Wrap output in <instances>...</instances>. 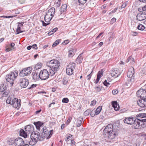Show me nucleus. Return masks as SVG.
I'll list each match as a JSON object with an SVG mask.
<instances>
[{
    "instance_id": "20e7f679",
    "label": "nucleus",
    "mask_w": 146,
    "mask_h": 146,
    "mask_svg": "<svg viewBox=\"0 0 146 146\" xmlns=\"http://www.w3.org/2000/svg\"><path fill=\"white\" fill-rule=\"evenodd\" d=\"M18 75L17 71H15L11 72L6 76L5 77L6 80L7 81L9 82V85L11 87L13 86L14 82L17 78Z\"/></svg>"
},
{
    "instance_id": "9b49d317",
    "label": "nucleus",
    "mask_w": 146,
    "mask_h": 146,
    "mask_svg": "<svg viewBox=\"0 0 146 146\" xmlns=\"http://www.w3.org/2000/svg\"><path fill=\"white\" fill-rule=\"evenodd\" d=\"M121 73V72L119 69L115 68L111 69L110 74L111 76L117 77L120 75Z\"/></svg>"
},
{
    "instance_id": "9d476101",
    "label": "nucleus",
    "mask_w": 146,
    "mask_h": 146,
    "mask_svg": "<svg viewBox=\"0 0 146 146\" xmlns=\"http://www.w3.org/2000/svg\"><path fill=\"white\" fill-rule=\"evenodd\" d=\"M19 81L20 86L23 88H26L29 84L28 80L26 78L20 79Z\"/></svg>"
},
{
    "instance_id": "423d86ee",
    "label": "nucleus",
    "mask_w": 146,
    "mask_h": 146,
    "mask_svg": "<svg viewBox=\"0 0 146 146\" xmlns=\"http://www.w3.org/2000/svg\"><path fill=\"white\" fill-rule=\"evenodd\" d=\"M55 11V9L52 8L49 9L46 13L44 17V20L46 22H48L51 20L54 14Z\"/></svg>"
},
{
    "instance_id": "0e129e2a",
    "label": "nucleus",
    "mask_w": 146,
    "mask_h": 146,
    "mask_svg": "<svg viewBox=\"0 0 146 146\" xmlns=\"http://www.w3.org/2000/svg\"><path fill=\"white\" fill-rule=\"evenodd\" d=\"M131 24L132 25V27H134L135 26V25H136V23H135L134 22V21H132Z\"/></svg>"
},
{
    "instance_id": "2eb2a0df",
    "label": "nucleus",
    "mask_w": 146,
    "mask_h": 146,
    "mask_svg": "<svg viewBox=\"0 0 146 146\" xmlns=\"http://www.w3.org/2000/svg\"><path fill=\"white\" fill-rule=\"evenodd\" d=\"M17 100V98H15L13 96L11 95L9 96L6 100V102L7 104L12 105L13 103Z\"/></svg>"
},
{
    "instance_id": "39448f33",
    "label": "nucleus",
    "mask_w": 146,
    "mask_h": 146,
    "mask_svg": "<svg viewBox=\"0 0 146 146\" xmlns=\"http://www.w3.org/2000/svg\"><path fill=\"white\" fill-rule=\"evenodd\" d=\"M53 130L48 131L46 127H44L41 131V138L43 140L46 138L47 139L50 138L53 132Z\"/></svg>"
},
{
    "instance_id": "c9c22d12",
    "label": "nucleus",
    "mask_w": 146,
    "mask_h": 146,
    "mask_svg": "<svg viewBox=\"0 0 146 146\" xmlns=\"http://www.w3.org/2000/svg\"><path fill=\"white\" fill-rule=\"evenodd\" d=\"M80 5H83L85 4L87 0H78Z\"/></svg>"
},
{
    "instance_id": "a19ab883",
    "label": "nucleus",
    "mask_w": 146,
    "mask_h": 146,
    "mask_svg": "<svg viewBox=\"0 0 146 146\" xmlns=\"http://www.w3.org/2000/svg\"><path fill=\"white\" fill-rule=\"evenodd\" d=\"M77 126L80 127L82 124V121L80 120H78L77 121Z\"/></svg>"
},
{
    "instance_id": "052dcab7",
    "label": "nucleus",
    "mask_w": 146,
    "mask_h": 146,
    "mask_svg": "<svg viewBox=\"0 0 146 146\" xmlns=\"http://www.w3.org/2000/svg\"><path fill=\"white\" fill-rule=\"evenodd\" d=\"M131 34L133 36H136L137 35V33L136 32L132 31Z\"/></svg>"
},
{
    "instance_id": "c85d7f7f",
    "label": "nucleus",
    "mask_w": 146,
    "mask_h": 146,
    "mask_svg": "<svg viewBox=\"0 0 146 146\" xmlns=\"http://www.w3.org/2000/svg\"><path fill=\"white\" fill-rule=\"evenodd\" d=\"M137 136L140 137L141 139L145 140L146 139V135L144 133H138Z\"/></svg>"
},
{
    "instance_id": "4be33fe9",
    "label": "nucleus",
    "mask_w": 146,
    "mask_h": 146,
    "mask_svg": "<svg viewBox=\"0 0 146 146\" xmlns=\"http://www.w3.org/2000/svg\"><path fill=\"white\" fill-rule=\"evenodd\" d=\"M112 105L113 107L115 110L117 111L119 110V107L117 102L115 101H113Z\"/></svg>"
},
{
    "instance_id": "a878e982",
    "label": "nucleus",
    "mask_w": 146,
    "mask_h": 146,
    "mask_svg": "<svg viewBox=\"0 0 146 146\" xmlns=\"http://www.w3.org/2000/svg\"><path fill=\"white\" fill-rule=\"evenodd\" d=\"M34 124L36 126L37 129L39 130H40V127L43 124L42 123L39 121L37 122H34Z\"/></svg>"
},
{
    "instance_id": "13d9d810",
    "label": "nucleus",
    "mask_w": 146,
    "mask_h": 146,
    "mask_svg": "<svg viewBox=\"0 0 146 146\" xmlns=\"http://www.w3.org/2000/svg\"><path fill=\"white\" fill-rule=\"evenodd\" d=\"M116 21V19L115 18H113L111 21V22L112 23L115 22Z\"/></svg>"
},
{
    "instance_id": "0eeeda50",
    "label": "nucleus",
    "mask_w": 146,
    "mask_h": 146,
    "mask_svg": "<svg viewBox=\"0 0 146 146\" xmlns=\"http://www.w3.org/2000/svg\"><path fill=\"white\" fill-rule=\"evenodd\" d=\"M50 75V72H48L46 69H44L40 72L39 77L42 80H46L49 78Z\"/></svg>"
},
{
    "instance_id": "f8f14e48",
    "label": "nucleus",
    "mask_w": 146,
    "mask_h": 146,
    "mask_svg": "<svg viewBox=\"0 0 146 146\" xmlns=\"http://www.w3.org/2000/svg\"><path fill=\"white\" fill-rule=\"evenodd\" d=\"M136 119L133 117H125L123 120V121L125 123L131 125L133 124L135 122Z\"/></svg>"
},
{
    "instance_id": "ea45409f",
    "label": "nucleus",
    "mask_w": 146,
    "mask_h": 146,
    "mask_svg": "<svg viewBox=\"0 0 146 146\" xmlns=\"http://www.w3.org/2000/svg\"><path fill=\"white\" fill-rule=\"evenodd\" d=\"M96 115V112H95V110H92L91 111L90 115L92 117H94Z\"/></svg>"
},
{
    "instance_id": "e433bc0d",
    "label": "nucleus",
    "mask_w": 146,
    "mask_h": 146,
    "mask_svg": "<svg viewBox=\"0 0 146 146\" xmlns=\"http://www.w3.org/2000/svg\"><path fill=\"white\" fill-rule=\"evenodd\" d=\"M91 112L90 109H88L86 110L84 113V115L85 116H87L89 115Z\"/></svg>"
},
{
    "instance_id": "58836bf2",
    "label": "nucleus",
    "mask_w": 146,
    "mask_h": 146,
    "mask_svg": "<svg viewBox=\"0 0 146 146\" xmlns=\"http://www.w3.org/2000/svg\"><path fill=\"white\" fill-rule=\"evenodd\" d=\"M62 101L64 103H67L68 102L69 100L67 98H64L62 99Z\"/></svg>"
},
{
    "instance_id": "338daca9",
    "label": "nucleus",
    "mask_w": 146,
    "mask_h": 146,
    "mask_svg": "<svg viewBox=\"0 0 146 146\" xmlns=\"http://www.w3.org/2000/svg\"><path fill=\"white\" fill-rule=\"evenodd\" d=\"M41 111V110L40 109L38 110L37 111L35 112V113L36 114H38Z\"/></svg>"
},
{
    "instance_id": "a18cd8bd",
    "label": "nucleus",
    "mask_w": 146,
    "mask_h": 146,
    "mask_svg": "<svg viewBox=\"0 0 146 146\" xmlns=\"http://www.w3.org/2000/svg\"><path fill=\"white\" fill-rule=\"evenodd\" d=\"M25 31H21V29H20V30H18V31H17V29L16 30V34L17 35V34H19L20 33H22V32H25Z\"/></svg>"
},
{
    "instance_id": "37998d69",
    "label": "nucleus",
    "mask_w": 146,
    "mask_h": 146,
    "mask_svg": "<svg viewBox=\"0 0 146 146\" xmlns=\"http://www.w3.org/2000/svg\"><path fill=\"white\" fill-rule=\"evenodd\" d=\"M96 100H93L91 102L90 104V106H94L96 105Z\"/></svg>"
},
{
    "instance_id": "2f4dec72",
    "label": "nucleus",
    "mask_w": 146,
    "mask_h": 146,
    "mask_svg": "<svg viewBox=\"0 0 146 146\" xmlns=\"http://www.w3.org/2000/svg\"><path fill=\"white\" fill-rule=\"evenodd\" d=\"M42 64L41 63H37L35 66V69L37 70L38 69H40L42 67Z\"/></svg>"
},
{
    "instance_id": "bb28decb",
    "label": "nucleus",
    "mask_w": 146,
    "mask_h": 146,
    "mask_svg": "<svg viewBox=\"0 0 146 146\" xmlns=\"http://www.w3.org/2000/svg\"><path fill=\"white\" fill-rule=\"evenodd\" d=\"M126 62L127 63L129 62L131 64H133L134 63V60L131 56H130L126 60Z\"/></svg>"
},
{
    "instance_id": "7c9ffc66",
    "label": "nucleus",
    "mask_w": 146,
    "mask_h": 146,
    "mask_svg": "<svg viewBox=\"0 0 146 146\" xmlns=\"http://www.w3.org/2000/svg\"><path fill=\"white\" fill-rule=\"evenodd\" d=\"M102 106H99L97 108L96 110H95L96 113V115L99 114L102 110Z\"/></svg>"
},
{
    "instance_id": "09e8293b",
    "label": "nucleus",
    "mask_w": 146,
    "mask_h": 146,
    "mask_svg": "<svg viewBox=\"0 0 146 146\" xmlns=\"http://www.w3.org/2000/svg\"><path fill=\"white\" fill-rule=\"evenodd\" d=\"M5 90V89L3 86H0V91L1 92H3Z\"/></svg>"
},
{
    "instance_id": "680f3d73",
    "label": "nucleus",
    "mask_w": 146,
    "mask_h": 146,
    "mask_svg": "<svg viewBox=\"0 0 146 146\" xmlns=\"http://www.w3.org/2000/svg\"><path fill=\"white\" fill-rule=\"evenodd\" d=\"M107 81L108 82H110L112 80V79L110 78V77L108 76L107 78Z\"/></svg>"
},
{
    "instance_id": "1a4fd4ad",
    "label": "nucleus",
    "mask_w": 146,
    "mask_h": 146,
    "mask_svg": "<svg viewBox=\"0 0 146 146\" xmlns=\"http://www.w3.org/2000/svg\"><path fill=\"white\" fill-rule=\"evenodd\" d=\"M137 120L140 121L142 123L146 122V113H141L137 114ZM142 124V123L141 125ZM137 125H141L140 123L137 121Z\"/></svg>"
},
{
    "instance_id": "473e14b6",
    "label": "nucleus",
    "mask_w": 146,
    "mask_h": 146,
    "mask_svg": "<svg viewBox=\"0 0 146 146\" xmlns=\"http://www.w3.org/2000/svg\"><path fill=\"white\" fill-rule=\"evenodd\" d=\"M144 26L142 24H139L137 26V29L139 30L143 31L145 29Z\"/></svg>"
},
{
    "instance_id": "5fc2aeb1",
    "label": "nucleus",
    "mask_w": 146,
    "mask_h": 146,
    "mask_svg": "<svg viewBox=\"0 0 146 146\" xmlns=\"http://www.w3.org/2000/svg\"><path fill=\"white\" fill-rule=\"evenodd\" d=\"M117 8H115L113 11H111V12L110 13V14H111L112 13H114L117 10Z\"/></svg>"
},
{
    "instance_id": "ddd939ff",
    "label": "nucleus",
    "mask_w": 146,
    "mask_h": 146,
    "mask_svg": "<svg viewBox=\"0 0 146 146\" xmlns=\"http://www.w3.org/2000/svg\"><path fill=\"white\" fill-rule=\"evenodd\" d=\"M146 95V90L141 88L137 91V98H143Z\"/></svg>"
},
{
    "instance_id": "412c9836",
    "label": "nucleus",
    "mask_w": 146,
    "mask_h": 146,
    "mask_svg": "<svg viewBox=\"0 0 146 146\" xmlns=\"http://www.w3.org/2000/svg\"><path fill=\"white\" fill-rule=\"evenodd\" d=\"M32 78L34 80H36L39 77V75H38V73L34 71L32 72Z\"/></svg>"
},
{
    "instance_id": "bf43d9fd",
    "label": "nucleus",
    "mask_w": 146,
    "mask_h": 146,
    "mask_svg": "<svg viewBox=\"0 0 146 146\" xmlns=\"http://www.w3.org/2000/svg\"><path fill=\"white\" fill-rule=\"evenodd\" d=\"M126 111V110L125 109H121L120 110V112L121 113H124Z\"/></svg>"
},
{
    "instance_id": "69168bd1",
    "label": "nucleus",
    "mask_w": 146,
    "mask_h": 146,
    "mask_svg": "<svg viewBox=\"0 0 146 146\" xmlns=\"http://www.w3.org/2000/svg\"><path fill=\"white\" fill-rule=\"evenodd\" d=\"M142 10L143 11H145L146 10V5L142 8Z\"/></svg>"
},
{
    "instance_id": "603ef678",
    "label": "nucleus",
    "mask_w": 146,
    "mask_h": 146,
    "mask_svg": "<svg viewBox=\"0 0 146 146\" xmlns=\"http://www.w3.org/2000/svg\"><path fill=\"white\" fill-rule=\"evenodd\" d=\"M58 30V28H54L52 30V33H51L53 34L54 33L56 32Z\"/></svg>"
},
{
    "instance_id": "79ce46f5",
    "label": "nucleus",
    "mask_w": 146,
    "mask_h": 146,
    "mask_svg": "<svg viewBox=\"0 0 146 146\" xmlns=\"http://www.w3.org/2000/svg\"><path fill=\"white\" fill-rule=\"evenodd\" d=\"M101 88H102L100 86H97L95 88V89L97 92H100L101 90Z\"/></svg>"
},
{
    "instance_id": "72a5a7b5",
    "label": "nucleus",
    "mask_w": 146,
    "mask_h": 146,
    "mask_svg": "<svg viewBox=\"0 0 146 146\" xmlns=\"http://www.w3.org/2000/svg\"><path fill=\"white\" fill-rule=\"evenodd\" d=\"M60 39L56 40L52 45V47H55L58 44L60 43Z\"/></svg>"
},
{
    "instance_id": "864d4df0",
    "label": "nucleus",
    "mask_w": 146,
    "mask_h": 146,
    "mask_svg": "<svg viewBox=\"0 0 146 146\" xmlns=\"http://www.w3.org/2000/svg\"><path fill=\"white\" fill-rule=\"evenodd\" d=\"M32 46L33 48L35 49H37L38 48L37 45L36 44H33Z\"/></svg>"
},
{
    "instance_id": "6ab92c4d",
    "label": "nucleus",
    "mask_w": 146,
    "mask_h": 146,
    "mask_svg": "<svg viewBox=\"0 0 146 146\" xmlns=\"http://www.w3.org/2000/svg\"><path fill=\"white\" fill-rule=\"evenodd\" d=\"M20 101L21 100H19L17 99V100H16L15 102H13V103L11 105L14 108H17V109H18L20 108L21 105V104L20 103Z\"/></svg>"
},
{
    "instance_id": "5701e85b",
    "label": "nucleus",
    "mask_w": 146,
    "mask_h": 146,
    "mask_svg": "<svg viewBox=\"0 0 146 146\" xmlns=\"http://www.w3.org/2000/svg\"><path fill=\"white\" fill-rule=\"evenodd\" d=\"M25 131L24 129H21L20 130L19 134L21 136H22L25 138H26L27 136V133Z\"/></svg>"
},
{
    "instance_id": "3c124183",
    "label": "nucleus",
    "mask_w": 146,
    "mask_h": 146,
    "mask_svg": "<svg viewBox=\"0 0 146 146\" xmlns=\"http://www.w3.org/2000/svg\"><path fill=\"white\" fill-rule=\"evenodd\" d=\"M118 91L116 90H113L112 93L113 94H116L118 93Z\"/></svg>"
},
{
    "instance_id": "b1692460",
    "label": "nucleus",
    "mask_w": 146,
    "mask_h": 146,
    "mask_svg": "<svg viewBox=\"0 0 146 146\" xmlns=\"http://www.w3.org/2000/svg\"><path fill=\"white\" fill-rule=\"evenodd\" d=\"M76 66V64L73 62H70L67 66L66 68L69 69H75V68Z\"/></svg>"
},
{
    "instance_id": "f03ea898",
    "label": "nucleus",
    "mask_w": 146,
    "mask_h": 146,
    "mask_svg": "<svg viewBox=\"0 0 146 146\" xmlns=\"http://www.w3.org/2000/svg\"><path fill=\"white\" fill-rule=\"evenodd\" d=\"M47 65L51 68L50 71V76H52L55 74L56 72L59 69L60 66V62L56 60H52L47 62Z\"/></svg>"
},
{
    "instance_id": "c03bdc74",
    "label": "nucleus",
    "mask_w": 146,
    "mask_h": 146,
    "mask_svg": "<svg viewBox=\"0 0 146 146\" xmlns=\"http://www.w3.org/2000/svg\"><path fill=\"white\" fill-rule=\"evenodd\" d=\"M137 17V20H139V21H143L144 20V19L143 18H142L141 19L140 18V14H137V17Z\"/></svg>"
},
{
    "instance_id": "c756f323",
    "label": "nucleus",
    "mask_w": 146,
    "mask_h": 146,
    "mask_svg": "<svg viewBox=\"0 0 146 146\" xmlns=\"http://www.w3.org/2000/svg\"><path fill=\"white\" fill-rule=\"evenodd\" d=\"M74 69H69L66 68V73L67 74L69 75H72L73 73V71Z\"/></svg>"
},
{
    "instance_id": "cd10ccee",
    "label": "nucleus",
    "mask_w": 146,
    "mask_h": 146,
    "mask_svg": "<svg viewBox=\"0 0 146 146\" xmlns=\"http://www.w3.org/2000/svg\"><path fill=\"white\" fill-rule=\"evenodd\" d=\"M82 53L80 54L77 58L76 61H77L79 64L81 63L82 62L83 59V57L82 56Z\"/></svg>"
},
{
    "instance_id": "f3484780",
    "label": "nucleus",
    "mask_w": 146,
    "mask_h": 146,
    "mask_svg": "<svg viewBox=\"0 0 146 146\" xmlns=\"http://www.w3.org/2000/svg\"><path fill=\"white\" fill-rule=\"evenodd\" d=\"M134 73V68L133 67H131L129 69L127 73V76L129 78H131V80Z\"/></svg>"
},
{
    "instance_id": "4468645a",
    "label": "nucleus",
    "mask_w": 146,
    "mask_h": 146,
    "mask_svg": "<svg viewBox=\"0 0 146 146\" xmlns=\"http://www.w3.org/2000/svg\"><path fill=\"white\" fill-rule=\"evenodd\" d=\"M24 144V141L22 138L18 137L15 139V145L16 146H22Z\"/></svg>"
},
{
    "instance_id": "f257e3e1",
    "label": "nucleus",
    "mask_w": 146,
    "mask_h": 146,
    "mask_svg": "<svg viewBox=\"0 0 146 146\" xmlns=\"http://www.w3.org/2000/svg\"><path fill=\"white\" fill-rule=\"evenodd\" d=\"M113 125H108L104 129L103 135L104 137H107L110 139H113L116 135V131L114 130Z\"/></svg>"
},
{
    "instance_id": "aec40b11",
    "label": "nucleus",
    "mask_w": 146,
    "mask_h": 146,
    "mask_svg": "<svg viewBox=\"0 0 146 146\" xmlns=\"http://www.w3.org/2000/svg\"><path fill=\"white\" fill-rule=\"evenodd\" d=\"M104 72L103 70L99 71L97 74V79L95 83L97 84L99 81L101 77L103 76V73Z\"/></svg>"
},
{
    "instance_id": "774afa93",
    "label": "nucleus",
    "mask_w": 146,
    "mask_h": 146,
    "mask_svg": "<svg viewBox=\"0 0 146 146\" xmlns=\"http://www.w3.org/2000/svg\"><path fill=\"white\" fill-rule=\"evenodd\" d=\"M71 143L72 144L75 145V142L74 140H71Z\"/></svg>"
},
{
    "instance_id": "a211bd4d",
    "label": "nucleus",
    "mask_w": 146,
    "mask_h": 146,
    "mask_svg": "<svg viewBox=\"0 0 146 146\" xmlns=\"http://www.w3.org/2000/svg\"><path fill=\"white\" fill-rule=\"evenodd\" d=\"M140 98V99L137 100V105L142 108H144L146 104L145 101L144 100L143 98Z\"/></svg>"
},
{
    "instance_id": "393cba45",
    "label": "nucleus",
    "mask_w": 146,
    "mask_h": 146,
    "mask_svg": "<svg viewBox=\"0 0 146 146\" xmlns=\"http://www.w3.org/2000/svg\"><path fill=\"white\" fill-rule=\"evenodd\" d=\"M76 52V50L74 49H72L68 51V56L69 57H72L74 54L75 52Z\"/></svg>"
},
{
    "instance_id": "4d7b16f0",
    "label": "nucleus",
    "mask_w": 146,
    "mask_h": 146,
    "mask_svg": "<svg viewBox=\"0 0 146 146\" xmlns=\"http://www.w3.org/2000/svg\"><path fill=\"white\" fill-rule=\"evenodd\" d=\"M92 72H91V73L90 74H89L88 75H87V77L88 78V79H87L88 80H89L90 78L91 77V76H92L91 73H92Z\"/></svg>"
},
{
    "instance_id": "6e6d98bb",
    "label": "nucleus",
    "mask_w": 146,
    "mask_h": 146,
    "mask_svg": "<svg viewBox=\"0 0 146 146\" xmlns=\"http://www.w3.org/2000/svg\"><path fill=\"white\" fill-rule=\"evenodd\" d=\"M24 22H21V23L19 22L18 23V25H19V26L22 27L23 26V25L24 24Z\"/></svg>"
},
{
    "instance_id": "dca6fc26",
    "label": "nucleus",
    "mask_w": 146,
    "mask_h": 146,
    "mask_svg": "<svg viewBox=\"0 0 146 146\" xmlns=\"http://www.w3.org/2000/svg\"><path fill=\"white\" fill-rule=\"evenodd\" d=\"M25 129L27 133H30L33 132L34 127L32 125H28L25 127Z\"/></svg>"
},
{
    "instance_id": "6e6552de",
    "label": "nucleus",
    "mask_w": 146,
    "mask_h": 146,
    "mask_svg": "<svg viewBox=\"0 0 146 146\" xmlns=\"http://www.w3.org/2000/svg\"><path fill=\"white\" fill-rule=\"evenodd\" d=\"M32 70V68L29 67L23 69L20 72L19 75L21 77H24L30 74Z\"/></svg>"
},
{
    "instance_id": "8fccbe9b",
    "label": "nucleus",
    "mask_w": 146,
    "mask_h": 146,
    "mask_svg": "<svg viewBox=\"0 0 146 146\" xmlns=\"http://www.w3.org/2000/svg\"><path fill=\"white\" fill-rule=\"evenodd\" d=\"M67 8V6L66 4H64L63 5L62 7L61 8H62L66 10Z\"/></svg>"
},
{
    "instance_id": "e2e57ef3",
    "label": "nucleus",
    "mask_w": 146,
    "mask_h": 146,
    "mask_svg": "<svg viewBox=\"0 0 146 146\" xmlns=\"http://www.w3.org/2000/svg\"><path fill=\"white\" fill-rule=\"evenodd\" d=\"M42 23L43 26H46L49 24V23L47 24L46 23H44V21H42Z\"/></svg>"
},
{
    "instance_id": "49530a36",
    "label": "nucleus",
    "mask_w": 146,
    "mask_h": 146,
    "mask_svg": "<svg viewBox=\"0 0 146 146\" xmlns=\"http://www.w3.org/2000/svg\"><path fill=\"white\" fill-rule=\"evenodd\" d=\"M127 1L125 2L123 5H122L121 7V8H125L127 5Z\"/></svg>"
},
{
    "instance_id": "7ed1b4c3",
    "label": "nucleus",
    "mask_w": 146,
    "mask_h": 146,
    "mask_svg": "<svg viewBox=\"0 0 146 146\" xmlns=\"http://www.w3.org/2000/svg\"><path fill=\"white\" fill-rule=\"evenodd\" d=\"M30 140L29 141L27 139L26 141L27 143H29L30 145H34L37 142L38 140L41 141V136L39 133L37 131H34L32 132L31 135Z\"/></svg>"
},
{
    "instance_id": "f704fd0d",
    "label": "nucleus",
    "mask_w": 146,
    "mask_h": 146,
    "mask_svg": "<svg viewBox=\"0 0 146 146\" xmlns=\"http://www.w3.org/2000/svg\"><path fill=\"white\" fill-rule=\"evenodd\" d=\"M15 139H14L13 138H11L9 141V142H10L9 144L10 145H12L13 144H15Z\"/></svg>"
},
{
    "instance_id": "de8ad7c7",
    "label": "nucleus",
    "mask_w": 146,
    "mask_h": 146,
    "mask_svg": "<svg viewBox=\"0 0 146 146\" xmlns=\"http://www.w3.org/2000/svg\"><path fill=\"white\" fill-rule=\"evenodd\" d=\"M36 86V84H33L30 87L28 88V89H31L35 87Z\"/></svg>"
},
{
    "instance_id": "4c0bfd02",
    "label": "nucleus",
    "mask_w": 146,
    "mask_h": 146,
    "mask_svg": "<svg viewBox=\"0 0 146 146\" xmlns=\"http://www.w3.org/2000/svg\"><path fill=\"white\" fill-rule=\"evenodd\" d=\"M103 84L105 86L107 87H108L110 85V84L108 82H107V80H106L104 81L103 82Z\"/></svg>"
}]
</instances>
